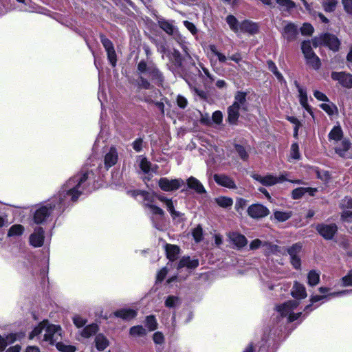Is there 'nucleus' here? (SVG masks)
Instances as JSON below:
<instances>
[{
    "label": "nucleus",
    "instance_id": "nucleus-1",
    "mask_svg": "<svg viewBox=\"0 0 352 352\" xmlns=\"http://www.w3.org/2000/svg\"><path fill=\"white\" fill-rule=\"evenodd\" d=\"M95 180L92 169L83 170L70 177L56 195L32 211L30 226L44 225L51 217L60 216L80 195L91 190Z\"/></svg>",
    "mask_w": 352,
    "mask_h": 352
},
{
    "label": "nucleus",
    "instance_id": "nucleus-2",
    "mask_svg": "<svg viewBox=\"0 0 352 352\" xmlns=\"http://www.w3.org/2000/svg\"><path fill=\"white\" fill-rule=\"evenodd\" d=\"M62 329L60 326L49 324L44 320L36 327L30 333V338L38 337L43 344L54 345L62 340Z\"/></svg>",
    "mask_w": 352,
    "mask_h": 352
},
{
    "label": "nucleus",
    "instance_id": "nucleus-3",
    "mask_svg": "<svg viewBox=\"0 0 352 352\" xmlns=\"http://www.w3.org/2000/svg\"><path fill=\"white\" fill-rule=\"evenodd\" d=\"M137 73L138 75L147 76L157 85H162L164 80V76L157 67L154 63L148 64L144 60L138 63Z\"/></svg>",
    "mask_w": 352,
    "mask_h": 352
},
{
    "label": "nucleus",
    "instance_id": "nucleus-4",
    "mask_svg": "<svg viewBox=\"0 0 352 352\" xmlns=\"http://www.w3.org/2000/svg\"><path fill=\"white\" fill-rule=\"evenodd\" d=\"M298 305V301L292 300L278 306L276 309L282 318H286L287 322H291L298 320L302 315V312L293 313L294 309Z\"/></svg>",
    "mask_w": 352,
    "mask_h": 352
},
{
    "label": "nucleus",
    "instance_id": "nucleus-5",
    "mask_svg": "<svg viewBox=\"0 0 352 352\" xmlns=\"http://www.w3.org/2000/svg\"><path fill=\"white\" fill-rule=\"evenodd\" d=\"M131 195L133 197L141 195L144 199V206L148 208L153 214L160 217L164 215V212L162 208L151 204L152 201L151 198L152 196L149 192L142 190H133L131 192Z\"/></svg>",
    "mask_w": 352,
    "mask_h": 352
},
{
    "label": "nucleus",
    "instance_id": "nucleus-6",
    "mask_svg": "<svg viewBox=\"0 0 352 352\" xmlns=\"http://www.w3.org/2000/svg\"><path fill=\"white\" fill-rule=\"evenodd\" d=\"M302 248L300 243H296L287 248V252L290 257V263L296 270H300L301 267Z\"/></svg>",
    "mask_w": 352,
    "mask_h": 352
},
{
    "label": "nucleus",
    "instance_id": "nucleus-7",
    "mask_svg": "<svg viewBox=\"0 0 352 352\" xmlns=\"http://www.w3.org/2000/svg\"><path fill=\"white\" fill-rule=\"evenodd\" d=\"M184 182L182 179H168L167 177H161L158 181V186L160 189L165 192H171L178 190Z\"/></svg>",
    "mask_w": 352,
    "mask_h": 352
},
{
    "label": "nucleus",
    "instance_id": "nucleus-8",
    "mask_svg": "<svg viewBox=\"0 0 352 352\" xmlns=\"http://www.w3.org/2000/svg\"><path fill=\"white\" fill-rule=\"evenodd\" d=\"M45 230L41 226H36L29 236V243L34 248H41L45 241Z\"/></svg>",
    "mask_w": 352,
    "mask_h": 352
},
{
    "label": "nucleus",
    "instance_id": "nucleus-9",
    "mask_svg": "<svg viewBox=\"0 0 352 352\" xmlns=\"http://www.w3.org/2000/svg\"><path fill=\"white\" fill-rule=\"evenodd\" d=\"M100 41L105 49L110 64L115 67L117 63L116 53L113 43L104 35H100Z\"/></svg>",
    "mask_w": 352,
    "mask_h": 352
},
{
    "label": "nucleus",
    "instance_id": "nucleus-10",
    "mask_svg": "<svg viewBox=\"0 0 352 352\" xmlns=\"http://www.w3.org/2000/svg\"><path fill=\"white\" fill-rule=\"evenodd\" d=\"M318 233L325 239H332L338 231V227L335 223H320L316 226Z\"/></svg>",
    "mask_w": 352,
    "mask_h": 352
},
{
    "label": "nucleus",
    "instance_id": "nucleus-11",
    "mask_svg": "<svg viewBox=\"0 0 352 352\" xmlns=\"http://www.w3.org/2000/svg\"><path fill=\"white\" fill-rule=\"evenodd\" d=\"M248 213L254 219H259L267 216L270 211L265 206L255 204L248 207Z\"/></svg>",
    "mask_w": 352,
    "mask_h": 352
},
{
    "label": "nucleus",
    "instance_id": "nucleus-12",
    "mask_svg": "<svg viewBox=\"0 0 352 352\" xmlns=\"http://www.w3.org/2000/svg\"><path fill=\"white\" fill-rule=\"evenodd\" d=\"M252 177L255 180L259 182L261 184H262L263 185L266 186H272L278 182H282L286 180L283 175H281V176L277 177H275L272 175H268L266 176H261L258 174H254L252 176Z\"/></svg>",
    "mask_w": 352,
    "mask_h": 352
},
{
    "label": "nucleus",
    "instance_id": "nucleus-13",
    "mask_svg": "<svg viewBox=\"0 0 352 352\" xmlns=\"http://www.w3.org/2000/svg\"><path fill=\"white\" fill-rule=\"evenodd\" d=\"M333 80L338 81L343 87L346 88L352 87V75L345 72H333L331 75Z\"/></svg>",
    "mask_w": 352,
    "mask_h": 352
},
{
    "label": "nucleus",
    "instance_id": "nucleus-14",
    "mask_svg": "<svg viewBox=\"0 0 352 352\" xmlns=\"http://www.w3.org/2000/svg\"><path fill=\"white\" fill-rule=\"evenodd\" d=\"M118 160V153L115 147H111L104 156V164L106 170L114 166Z\"/></svg>",
    "mask_w": 352,
    "mask_h": 352
},
{
    "label": "nucleus",
    "instance_id": "nucleus-15",
    "mask_svg": "<svg viewBox=\"0 0 352 352\" xmlns=\"http://www.w3.org/2000/svg\"><path fill=\"white\" fill-rule=\"evenodd\" d=\"M214 180L218 185L230 189L236 188V186L234 180L228 175L223 174H214Z\"/></svg>",
    "mask_w": 352,
    "mask_h": 352
},
{
    "label": "nucleus",
    "instance_id": "nucleus-16",
    "mask_svg": "<svg viewBox=\"0 0 352 352\" xmlns=\"http://www.w3.org/2000/svg\"><path fill=\"white\" fill-rule=\"evenodd\" d=\"M316 192H318V189L316 188L299 187L292 190V197L294 199H299L306 194H308L310 196H314Z\"/></svg>",
    "mask_w": 352,
    "mask_h": 352
},
{
    "label": "nucleus",
    "instance_id": "nucleus-17",
    "mask_svg": "<svg viewBox=\"0 0 352 352\" xmlns=\"http://www.w3.org/2000/svg\"><path fill=\"white\" fill-rule=\"evenodd\" d=\"M298 32L297 26L292 23H289L285 26L282 34L287 41H292L296 38Z\"/></svg>",
    "mask_w": 352,
    "mask_h": 352
},
{
    "label": "nucleus",
    "instance_id": "nucleus-18",
    "mask_svg": "<svg viewBox=\"0 0 352 352\" xmlns=\"http://www.w3.org/2000/svg\"><path fill=\"white\" fill-rule=\"evenodd\" d=\"M186 184L188 188L195 190L197 194L201 195L206 192V190L201 182L195 177L190 176L186 179Z\"/></svg>",
    "mask_w": 352,
    "mask_h": 352
},
{
    "label": "nucleus",
    "instance_id": "nucleus-19",
    "mask_svg": "<svg viewBox=\"0 0 352 352\" xmlns=\"http://www.w3.org/2000/svg\"><path fill=\"white\" fill-rule=\"evenodd\" d=\"M228 238L230 241L238 249L242 248L245 246L248 243L247 239L243 234L238 232H230L228 234Z\"/></svg>",
    "mask_w": 352,
    "mask_h": 352
},
{
    "label": "nucleus",
    "instance_id": "nucleus-20",
    "mask_svg": "<svg viewBox=\"0 0 352 352\" xmlns=\"http://www.w3.org/2000/svg\"><path fill=\"white\" fill-rule=\"evenodd\" d=\"M323 43L333 51H337L340 47V41L334 35L324 34L322 36Z\"/></svg>",
    "mask_w": 352,
    "mask_h": 352
},
{
    "label": "nucleus",
    "instance_id": "nucleus-21",
    "mask_svg": "<svg viewBox=\"0 0 352 352\" xmlns=\"http://www.w3.org/2000/svg\"><path fill=\"white\" fill-rule=\"evenodd\" d=\"M351 143L349 140H344L340 146H337L335 148L336 153L340 157L344 158H351L352 155L349 153Z\"/></svg>",
    "mask_w": 352,
    "mask_h": 352
},
{
    "label": "nucleus",
    "instance_id": "nucleus-22",
    "mask_svg": "<svg viewBox=\"0 0 352 352\" xmlns=\"http://www.w3.org/2000/svg\"><path fill=\"white\" fill-rule=\"evenodd\" d=\"M291 294L292 296L296 299H304L307 297V292L305 286L298 282L294 283Z\"/></svg>",
    "mask_w": 352,
    "mask_h": 352
},
{
    "label": "nucleus",
    "instance_id": "nucleus-23",
    "mask_svg": "<svg viewBox=\"0 0 352 352\" xmlns=\"http://www.w3.org/2000/svg\"><path fill=\"white\" fill-rule=\"evenodd\" d=\"M157 199L166 206L167 210L170 212L173 219L179 217L180 213L175 210L171 199H168L164 195H158Z\"/></svg>",
    "mask_w": 352,
    "mask_h": 352
},
{
    "label": "nucleus",
    "instance_id": "nucleus-24",
    "mask_svg": "<svg viewBox=\"0 0 352 352\" xmlns=\"http://www.w3.org/2000/svg\"><path fill=\"white\" fill-rule=\"evenodd\" d=\"M258 30V25L256 23L252 21L245 20L240 23V30L241 32H246L250 34H254L257 33Z\"/></svg>",
    "mask_w": 352,
    "mask_h": 352
},
{
    "label": "nucleus",
    "instance_id": "nucleus-25",
    "mask_svg": "<svg viewBox=\"0 0 352 352\" xmlns=\"http://www.w3.org/2000/svg\"><path fill=\"white\" fill-rule=\"evenodd\" d=\"M114 315L123 320H129L137 316V311L133 309H120L114 312Z\"/></svg>",
    "mask_w": 352,
    "mask_h": 352
},
{
    "label": "nucleus",
    "instance_id": "nucleus-26",
    "mask_svg": "<svg viewBox=\"0 0 352 352\" xmlns=\"http://www.w3.org/2000/svg\"><path fill=\"white\" fill-rule=\"evenodd\" d=\"M232 105L235 106V107H238V109L241 110L247 111L246 94L238 91L234 96V102Z\"/></svg>",
    "mask_w": 352,
    "mask_h": 352
},
{
    "label": "nucleus",
    "instance_id": "nucleus-27",
    "mask_svg": "<svg viewBox=\"0 0 352 352\" xmlns=\"http://www.w3.org/2000/svg\"><path fill=\"white\" fill-rule=\"evenodd\" d=\"M16 340V333L0 335V352L3 351L8 345L13 344Z\"/></svg>",
    "mask_w": 352,
    "mask_h": 352
},
{
    "label": "nucleus",
    "instance_id": "nucleus-28",
    "mask_svg": "<svg viewBox=\"0 0 352 352\" xmlns=\"http://www.w3.org/2000/svg\"><path fill=\"white\" fill-rule=\"evenodd\" d=\"M198 265V259H191L189 256H184L179 261L178 264V268L186 267L190 269H194L196 268Z\"/></svg>",
    "mask_w": 352,
    "mask_h": 352
},
{
    "label": "nucleus",
    "instance_id": "nucleus-29",
    "mask_svg": "<svg viewBox=\"0 0 352 352\" xmlns=\"http://www.w3.org/2000/svg\"><path fill=\"white\" fill-rule=\"evenodd\" d=\"M166 256L170 261H175L177 258L179 253V248L176 245L166 244L165 247Z\"/></svg>",
    "mask_w": 352,
    "mask_h": 352
},
{
    "label": "nucleus",
    "instance_id": "nucleus-30",
    "mask_svg": "<svg viewBox=\"0 0 352 352\" xmlns=\"http://www.w3.org/2000/svg\"><path fill=\"white\" fill-rule=\"evenodd\" d=\"M158 23L160 28L169 35H173L177 32V28L171 23L164 19H159Z\"/></svg>",
    "mask_w": 352,
    "mask_h": 352
},
{
    "label": "nucleus",
    "instance_id": "nucleus-31",
    "mask_svg": "<svg viewBox=\"0 0 352 352\" xmlns=\"http://www.w3.org/2000/svg\"><path fill=\"white\" fill-rule=\"evenodd\" d=\"M241 109L235 106H230L228 109V120L230 124H235L238 120L239 116V111Z\"/></svg>",
    "mask_w": 352,
    "mask_h": 352
},
{
    "label": "nucleus",
    "instance_id": "nucleus-32",
    "mask_svg": "<svg viewBox=\"0 0 352 352\" xmlns=\"http://www.w3.org/2000/svg\"><path fill=\"white\" fill-rule=\"evenodd\" d=\"M25 232V228L21 224H14L12 226L8 232V236L14 237L21 236Z\"/></svg>",
    "mask_w": 352,
    "mask_h": 352
},
{
    "label": "nucleus",
    "instance_id": "nucleus-33",
    "mask_svg": "<svg viewBox=\"0 0 352 352\" xmlns=\"http://www.w3.org/2000/svg\"><path fill=\"white\" fill-rule=\"evenodd\" d=\"M98 330V327L96 324L92 323L87 325L81 331V336L85 338H88L92 335L95 334Z\"/></svg>",
    "mask_w": 352,
    "mask_h": 352
},
{
    "label": "nucleus",
    "instance_id": "nucleus-34",
    "mask_svg": "<svg viewBox=\"0 0 352 352\" xmlns=\"http://www.w3.org/2000/svg\"><path fill=\"white\" fill-rule=\"evenodd\" d=\"M226 22L231 30H232L234 32L238 33L239 32L240 23L234 16L232 14L228 15L226 17Z\"/></svg>",
    "mask_w": 352,
    "mask_h": 352
},
{
    "label": "nucleus",
    "instance_id": "nucleus-35",
    "mask_svg": "<svg viewBox=\"0 0 352 352\" xmlns=\"http://www.w3.org/2000/svg\"><path fill=\"white\" fill-rule=\"evenodd\" d=\"M96 347L98 351H103L108 345L109 341L102 334H98L95 338Z\"/></svg>",
    "mask_w": 352,
    "mask_h": 352
},
{
    "label": "nucleus",
    "instance_id": "nucleus-36",
    "mask_svg": "<svg viewBox=\"0 0 352 352\" xmlns=\"http://www.w3.org/2000/svg\"><path fill=\"white\" fill-rule=\"evenodd\" d=\"M307 280L311 287L317 285L320 281V273L314 270H311L307 274Z\"/></svg>",
    "mask_w": 352,
    "mask_h": 352
},
{
    "label": "nucleus",
    "instance_id": "nucleus-37",
    "mask_svg": "<svg viewBox=\"0 0 352 352\" xmlns=\"http://www.w3.org/2000/svg\"><path fill=\"white\" fill-rule=\"evenodd\" d=\"M146 333V329L142 325L133 326L129 329V334L133 337L144 336Z\"/></svg>",
    "mask_w": 352,
    "mask_h": 352
},
{
    "label": "nucleus",
    "instance_id": "nucleus-38",
    "mask_svg": "<svg viewBox=\"0 0 352 352\" xmlns=\"http://www.w3.org/2000/svg\"><path fill=\"white\" fill-rule=\"evenodd\" d=\"M215 202L221 208H229L233 204V201L231 198L227 197H219L215 199Z\"/></svg>",
    "mask_w": 352,
    "mask_h": 352
},
{
    "label": "nucleus",
    "instance_id": "nucleus-39",
    "mask_svg": "<svg viewBox=\"0 0 352 352\" xmlns=\"http://www.w3.org/2000/svg\"><path fill=\"white\" fill-rule=\"evenodd\" d=\"M180 304V300L177 296H168L164 302V305L168 308H176Z\"/></svg>",
    "mask_w": 352,
    "mask_h": 352
},
{
    "label": "nucleus",
    "instance_id": "nucleus-40",
    "mask_svg": "<svg viewBox=\"0 0 352 352\" xmlns=\"http://www.w3.org/2000/svg\"><path fill=\"white\" fill-rule=\"evenodd\" d=\"M145 325L148 331H153L157 328V322L154 316L150 315L145 318Z\"/></svg>",
    "mask_w": 352,
    "mask_h": 352
},
{
    "label": "nucleus",
    "instance_id": "nucleus-41",
    "mask_svg": "<svg viewBox=\"0 0 352 352\" xmlns=\"http://www.w3.org/2000/svg\"><path fill=\"white\" fill-rule=\"evenodd\" d=\"M292 212H283L276 210L274 212V218L280 222H284L292 217Z\"/></svg>",
    "mask_w": 352,
    "mask_h": 352
},
{
    "label": "nucleus",
    "instance_id": "nucleus-42",
    "mask_svg": "<svg viewBox=\"0 0 352 352\" xmlns=\"http://www.w3.org/2000/svg\"><path fill=\"white\" fill-rule=\"evenodd\" d=\"M138 87L139 89H151L153 88L150 82L144 76V75H139Z\"/></svg>",
    "mask_w": 352,
    "mask_h": 352
},
{
    "label": "nucleus",
    "instance_id": "nucleus-43",
    "mask_svg": "<svg viewBox=\"0 0 352 352\" xmlns=\"http://www.w3.org/2000/svg\"><path fill=\"white\" fill-rule=\"evenodd\" d=\"M342 136V131L340 126H334L329 134L330 140H339Z\"/></svg>",
    "mask_w": 352,
    "mask_h": 352
},
{
    "label": "nucleus",
    "instance_id": "nucleus-44",
    "mask_svg": "<svg viewBox=\"0 0 352 352\" xmlns=\"http://www.w3.org/2000/svg\"><path fill=\"white\" fill-rule=\"evenodd\" d=\"M139 166L144 173H148L152 170L151 163L146 157L140 158Z\"/></svg>",
    "mask_w": 352,
    "mask_h": 352
},
{
    "label": "nucleus",
    "instance_id": "nucleus-45",
    "mask_svg": "<svg viewBox=\"0 0 352 352\" xmlns=\"http://www.w3.org/2000/svg\"><path fill=\"white\" fill-rule=\"evenodd\" d=\"M338 4L336 0H324L322 6L325 12H331L335 10Z\"/></svg>",
    "mask_w": 352,
    "mask_h": 352
},
{
    "label": "nucleus",
    "instance_id": "nucleus-46",
    "mask_svg": "<svg viewBox=\"0 0 352 352\" xmlns=\"http://www.w3.org/2000/svg\"><path fill=\"white\" fill-rule=\"evenodd\" d=\"M191 65L192 66H194L196 69V70L199 72V75H201V69L203 71V72L204 73V74L211 80H214V78H213V76H212L209 72V70L206 68L204 65L201 63H199L198 64V67H197L195 65V63L194 61H192L191 63Z\"/></svg>",
    "mask_w": 352,
    "mask_h": 352
},
{
    "label": "nucleus",
    "instance_id": "nucleus-47",
    "mask_svg": "<svg viewBox=\"0 0 352 352\" xmlns=\"http://www.w3.org/2000/svg\"><path fill=\"white\" fill-rule=\"evenodd\" d=\"M208 47H209L210 52L212 54L217 56L220 63H226V60L228 59L227 57L222 53L219 52L217 50V47L214 45H210Z\"/></svg>",
    "mask_w": 352,
    "mask_h": 352
},
{
    "label": "nucleus",
    "instance_id": "nucleus-48",
    "mask_svg": "<svg viewBox=\"0 0 352 352\" xmlns=\"http://www.w3.org/2000/svg\"><path fill=\"white\" fill-rule=\"evenodd\" d=\"M306 61L307 65L316 70L320 67V58L316 55L306 59Z\"/></svg>",
    "mask_w": 352,
    "mask_h": 352
},
{
    "label": "nucleus",
    "instance_id": "nucleus-49",
    "mask_svg": "<svg viewBox=\"0 0 352 352\" xmlns=\"http://www.w3.org/2000/svg\"><path fill=\"white\" fill-rule=\"evenodd\" d=\"M327 298V296L326 295H314V296H311V298H310V301H311V304L310 305H308L305 307V311H311L312 309H311V306L313 304L320 301V300H324V299H326Z\"/></svg>",
    "mask_w": 352,
    "mask_h": 352
},
{
    "label": "nucleus",
    "instance_id": "nucleus-50",
    "mask_svg": "<svg viewBox=\"0 0 352 352\" xmlns=\"http://www.w3.org/2000/svg\"><path fill=\"white\" fill-rule=\"evenodd\" d=\"M341 286L352 287V269L341 278Z\"/></svg>",
    "mask_w": 352,
    "mask_h": 352
},
{
    "label": "nucleus",
    "instance_id": "nucleus-51",
    "mask_svg": "<svg viewBox=\"0 0 352 352\" xmlns=\"http://www.w3.org/2000/svg\"><path fill=\"white\" fill-rule=\"evenodd\" d=\"M56 348L61 352H74L75 347L71 345H65L61 340L56 344Z\"/></svg>",
    "mask_w": 352,
    "mask_h": 352
},
{
    "label": "nucleus",
    "instance_id": "nucleus-52",
    "mask_svg": "<svg viewBox=\"0 0 352 352\" xmlns=\"http://www.w3.org/2000/svg\"><path fill=\"white\" fill-rule=\"evenodd\" d=\"M235 149L241 160L245 161L248 159V153L243 146L236 144Z\"/></svg>",
    "mask_w": 352,
    "mask_h": 352
},
{
    "label": "nucleus",
    "instance_id": "nucleus-53",
    "mask_svg": "<svg viewBox=\"0 0 352 352\" xmlns=\"http://www.w3.org/2000/svg\"><path fill=\"white\" fill-rule=\"evenodd\" d=\"M320 108L324 110L326 113H327L329 115H333L336 110V107L333 105L332 103L328 104V103H323L320 104Z\"/></svg>",
    "mask_w": 352,
    "mask_h": 352
},
{
    "label": "nucleus",
    "instance_id": "nucleus-54",
    "mask_svg": "<svg viewBox=\"0 0 352 352\" xmlns=\"http://www.w3.org/2000/svg\"><path fill=\"white\" fill-rule=\"evenodd\" d=\"M290 156L294 160L300 159L299 147L297 143H293L291 146Z\"/></svg>",
    "mask_w": 352,
    "mask_h": 352
},
{
    "label": "nucleus",
    "instance_id": "nucleus-55",
    "mask_svg": "<svg viewBox=\"0 0 352 352\" xmlns=\"http://www.w3.org/2000/svg\"><path fill=\"white\" fill-rule=\"evenodd\" d=\"M300 32L302 35L309 36L314 32V28L309 23H304L300 28Z\"/></svg>",
    "mask_w": 352,
    "mask_h": 352
},
{
    "label": "nucleus",
    "instance_id": "nucleus-56",
    "mask_svg": "<svg viewBox=\"0 0 352 352\" xmlns=\"http://www.w3.org/2000/svg\"><path fill=\"white\" fill-rule=\"evenodd\" d=\"M153 340L155 344L162 345L164 342V336L162 332L157 331L153 336Z\"/></svg>",
    "mask_w": 352,
    "mask_h": 352
},
{
    "label": "nucleus",
    "instance_id": "nucleus-57",
    "mask_svg": "<svg viewBox=\"0 0 352 352\" xmlns=\"http://www.w3.org/2000/svg\"><path fill=\"white\" fill-rule=\"evenodd\" d=\"M73 322L78 327H82L87 322V320L83 318L79 315H76L73 317Z\"/></svg>",
    "mask_w": 352,
    "mask_h": 352
},
{
    "label": "nucleus",
    "instance_id": "nucleus-58",
    "mask_svg": "<svg viewBox=\"0 0 352 352\" xmlns=\"http://www.w3.org/2000/svg\"><path fill=\"white\" fill-rule=\"evenodd\" d=\"M247 201L243 198H239L235 203V209L238 212H241L246 206Z\"/></svg>",
    "mask_w": 352,
    "mask_h": 352
},
{
    "label": "nucleus",
    "instance_id": "nucleus-59",
    "mask_svg": "<svg viewBox=\"0 0 352 352\" xmlns=\"http://www.w3.org/2000/svg\"><path fill=\"white\" fill-rule=\"evenodd\" d=\"M143 139L140 138L133 142L132 147L136 152H140L143 148Z\"/></svg>",
    "mask_w": 352,
    "mask_h": 352
},
{
    "label": "nucleus",
    "instance_id": "nucleus-60",
    "mask_svg": "<svg viewBox=\"0 0 352 352\" xmlns=\"http://www.w3.org/2000/svg\"><path fill=\"white\" fill-rule=\"evenodd\" d=\"M202 228L200 226H197L192 231V236L196 242H199L202 240Z\"/></svg>",
    "mask_w": 352,
    "mask_h": 352
},
{
    "label": "nucleus",
    "instance_id": "nucleus-61",
    "mask_svg": "<svg viewBox=\"0 0 352 352\" xmlns=\"http://www.w3.org/2000/svg\"><path fill=\"white\" fill-rule=\"evenodd\" d=\"M344 11L352 15V0H342Z\"/></svg>",
    "mask_w": 352,
    "mask_h": 352
},
{
    "label": "nucleus",
    "instance_id": "nucleus-62",
    "mask_svg": "<svg viewBox=\"0 0 352 352\" xmlns=\"http://www.w3.org/2000/svg\"><path fill=\"white\" fill-rule=\"evenodd\" d=\"M177 104L180 108L185 109L188 105V100L184 96L178 95L177 97Z\"/></svg>",
    "mask_w": 352,
    "mask_h": 352
},
{
    "label": "nucleus",
    "instance_id": "nucleus-63",
    "mask_svg": "<svg viewBox=\"0 0 352 352\" xmlns=\"http://www.w3.org/2000/svg\"><path fill=\"white\" fill-rule=\"evenodd\" d=\"M212 119L216 124H221L223 120V114L220 111H216L212 113Z\"/></svg>",
    "mask_w": 352,
    "mask_h": 352
},
{
    "label": "nucleus",
    "instance_id": "nucleus-64",
    "mask_svg": "<svg viewBox=\"0 0 352 352\" xmlns=\"http://www.w3.org/2000/svg\"><path fill=\"white\" fill-rule=\"evenodd\" d=\"M341 218L343 221L351 223L352 222V211L345 210L342 212Z\"/></svg>",
    "mask_w": 352,
    "mask_h": 352
}]
</instances>
